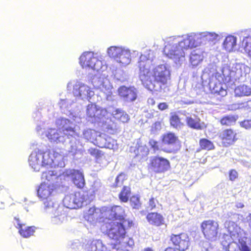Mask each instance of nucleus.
<instances>
[{"label":"nucleus","instance_id":"obj_1","mask_svg":"<svg viewBox=\"0 0 251 251\" xmlns=\"http://www.w3.org/2000/svg\"><path fill=\"white\" fill-rule=\"evenodd\" d=\"M221 38L220 34L209 31L174 36L167 38L164 52L176 64L181 65L185 61V51L207 44H215Z\"/></svg>","mask_w":251,"mask_h":251},{"label":"nucleus","instance_id":"obj_2","mask_svg":"<svg viewBox=\"0 0 251 251\" xmlns=\"http://www.w3.org/2000/svg\"><path fill=\"white\" fill-rule=\"evenodd\" d=\"M73 118L74 122L65 118H58L55 124L59 130L50 128L45 133L46 137L51 142L64 144L66 150L72 154L77 151V141L75 136H78L76 126L74 122L79 123L81 122L79 117L73 116Z\"/></svg>","mask_w":251,"mask_h":251},{"label":"nucleus","instance_id":"obj_3","mask_svg":"<svg viewBox=\"0 0 251 251\" xmlns=\"http://www.w3.org/2000/svg\"><path fill=\"white\" fill-rule=\"evenodd\" d=\"M250 68L242 63L225 64L220 72L212 74L208 83L212 93L224 96L226 94L223 83L239 80L250 72Z\"/></svg>","mask_w":251,"mask_h":251},{"label":"nucleus","instance_id":"obj_4","mask_svg":"<svg viewBox=\"0 0 251 251\" xmlns=\"http://www.w3.org/2000/svg\"><path fill=\"white\" fill-rule=\"evenodd\" d=\"M79 62L83 68H89L97 72H101V74L99 72L95 75L92 78V83L95 88L100 89L103 92L107 100H113V87L107 78V75L103 73L107 69L105 63L95 57L94 53L92 52H85L82 54L79 58Z\"/></svg>","mask_w":251,"mask_h":251},{"label":"nucleus","instance_id":"obj_5","mask_svg":"<svg viewBox=\"0 0 251 251\" xmlns=\"http://www.w3.org/2000/svg\"><path fill=\"white\" fill-rule=\"evenodd\" d=\"M225 226L230 234H224L222 237L221 244L226 251H234L237 246L241 251H251V240L235 222L226 221Z\"/></svg>","mask_w":251,"mask_h":251},{"label":"nucleus","instance_id":"obj_6","mask_svg":"<svg viewBox=\"0 0 251 251\" xmlns=\"http://www.w3.org/2000/svg\"><path fill=\"white\" fill-rule=\"evenodd\" d=\"M62 156L50 151H43L38 149L33 151L28 158V163L31 168L38 172L42 167H64Z\"/></svg>","mask_w":251,"mask_h":251},{"label":"nucleus","instance_id":"obj_7","mask_svg":"<svg viewBox=\"0 0 251 251\" xmlns=\"http://www.w3.org/2000/svg\"><path fill=\"white\" fill-rule=\"evenodd\" d=\"M148 73H145L146 78H140L143 85L149 90L158 91L161 89L162 85L166 84L170 77V71L165 65H160L155 67L152 70L153 75L148 69Z\"/></svg>","mask_w":251,"mask_h":251},{"label":"nucleus","instance_id":"obj_8","mask_svg":"<svg viewBox=\"0 0 251 251\" xmlns=\"http://www.w3.org/2000/svg\"><path fill=\"white\" fill-rule=\"evenodd\" d=\"M97 191L91 189L87 192L79 191L68 194L64 198V205L70 209L81 207L83 203L87 204L94 199Z\"/></svg>","mask_w":251,"mask_h":251},{"label":"nucleus","instance_id":"obj_9","mask_svg":"<svg viewBox=\"0 0 251 251\" xmlns=\"http://www.w3.org/2000/svg\"><path fill=\"white\" fill-rule=\"evenodd\" d=\"M86 114L92 122L101 123L107 129L114 131L116 129L114 123L109 119L110 114L105 109L94 104H89L87 107Z\"/></svg>","mask_w":251,"mask_h":251},{"label":"nucleus","instance_id":"obj_10","mask_svg":"<svg viewBox=\"0 0 251 251\" xmlns=\"http://www.w3.org/2000/svg\"><path fill=\"white\" fill-rule=\"evenodd\" d=\"M106 53L107 55L114 59L120 67H126L131 62V51L126 47L111 46L107 49Z\"/></svg>","mask_w":251,"mask_h":251},{"label":"nucleus","instance_id":"obj_11","mask_svg":"<svg viewBox=\"0 0 251 251\" xmlns=\"http://www.w3.org/2000/svg\"><path fill=\"white\" fill-rule=\"evenodd\" d=\"M132 222L124 220L122 222L112 221L106 225L107 232L109 237L116 242H121L126 235V227H130Z\"/></svg>","mask_w":251,"mask_h":251},{"label":"nucleus","instance_id":"obj_12","mask_svg":"<svg viewBox=\"0 0 251 251\" xmlns=\"http://www.w3.org/2000/svg\"><path fill=\"white\" fill-rule=\"evenodd\" d=\"M68 91H72L74 96L83 100H89L94 92L87 85L77 80L69 81L67 86Z\"/></svg>","mask_w":251,"mask_h":251},{"label":"nucleus","instance_id":"obj_13","mask_svg":"<svg viewBox=\"0 0 251 251\" xmlns=\"http://www.w3.org/2000/svg\"><path fill=\"white\" fill-rule=\"evenodd\" d=\"M155 57L154 52L151 50H146L143 54H141L138 61V68L139 69V77L142 79L146 78L145 73H148V69L150 68Z\"/></svg>","mask_w":251,"mask_h":251},{"label":"nucleus","instance_id":"obj_14","mask_svg":"<svg viewBox=\"0 0 251 251\" xmlns=\"http://www.w3.org/2000/svg\"><path fill=\"white\" fill-rule=\"evenodd\" d=\"M201 227L204 237L209 240L215 241L218 237V223L213 220L203 222Z\"/></svg>","mask_w":251,"mask_h":251},{"label":"nucleus","instance_id":"obj_15","mask_svg":"<svg viewBox=\"0 0 251 251\" xmlns=\"http://www.w3.org/2000/svg\"><path fill=\"white\" fill-rule=\"evenodd\" d=\"M150 167L155 173H163L170 168L168 160L162 157L153 156L150 158Z\"/></svg>","mask_w":251,"mask_h":251},{"label":"nucleus","instance_id":"obj_16","mask_svg":"<svg viewBox=\"0 0 251 251\" xmlns=\"http://www.w3.org/2000/svg\"><path fill=\"white\" fill-rule=\"evenodd\" d=\"M42 178L48 181L49 183L53 184L56 187L63 183L65 180L64 172L58 173L56 170H50L42 173Z\"/></svg>","mask_w":251,"mask_h":251},{"label":"nucleus","instance_id":"obj_17","mask_svg":"<svg viewBox=\"0 0 251 251\" xmlns=\"http://www.w3.org/2000/svg\"><path fill=\"white\" fill-rule=\"evenodd\" d=\"M171 240L176 249L179 251H185L190 245L189 238L185 233H181L178 235L173 234Z\"/></svg>","mask_w":251,"mask_h":251},{"label":"nucleus","instance_id":"obj_18","mask_svg":"<svg viewBox=\"0 0 251 251\" xmlns=\"http://www.w3.org/2000/svg\"><path fill=\"white\" fill-rule=\"evenodd\" d=\"M163 143L168 145L169 149L165 150L167 152H175L180 149L181 144L178 138L173 133L165 134L163 138Z\"/></svg>","mask_w":251,"mask_h":251},{"label":"nucleus","instance_id":"obj_19","mask_svg":"<svg viewBox=\"0 0 251 251\" xmlns=\"http://www.w3.org/2000/svg\"><path fill=\"white\" fill-rule=\"evenodd\" d=\"M65 180L71 178L74 183L78 188H82L85 184V180L83 174L78 170L70 169L64 172Z\"/></svg>","mask_w":251,"mask_h":251},{"label":"nucleus","instance_id":"obj_20","mask_svg":"<svg viewBox=\"0 0 251 251\" xmlns=\"http://www.w3.org/2000/svg\"><path fill=\"white\" fill-rule=\"evenodd\" d=\"M56 188L53 184L44 182L41 183L37 190V195L43 201L52 198L53 193Z\"/></svg>","mask_w":251,"mask_h":251},{"label":"nucleus","instance_id":"obj_21","mask_svg":"<svg viewBox=\"0 0 251 251\" xmlns=\"http://www.w3.org/2000/svg\"><path fill=\"white\" fill-rule=\"evenodd\" d=\"M125 212L123 208L118 205H115L111 208H107L104 216L109 220H119V222H122L125 219Z\"/></svg>","mask_w":251,"mask_h":251},{"label":"nucleus","instance_id":"obj_22","mask_svg":"<svg viewBox=\"0 0 251 251\" xmlns=\"http://www.w3.org/2000/svg\"><path fill=\"white\" fill-rule=\"evenodd\" d=\"M118 93L120 97L127 102L133 101L137 98V90L134 87L121 86L118 89Z\"/></svg>","mask_w":251,"mask_h":251},{"label":"nucleus","instance_id":"obj_23","mask_svg":"<svg viewBox=\"0 0 251 251\" xmlns=\"http://www.w3.org/2000/svg\"><path fill=\"white\" fill-rule=\"evenodd\" d=\"M14 225L19 229V233L21 236L25 238H28L32 235L35 231L34 226H26L23 224L20 219L17 217L14 218Z\"/></svg>","mask_w":251,"mask_h":251},{"label":"nucleus","instance_id":"obj_24","mask_svg":"<svg viewBox=\"0 0 251 251\" xmlns=\"http://www.w3.org/2000/svg\"><path fill=\"white\" fill-rule=\"evenodd\" d=\"M104 216L100 209L92 207L90 208L85 215V218L92 224L96 223L99 218Z\"/></svg>","mask_w":251,"mask_h":251},{"label":"nucleus","instance_id":"obj_25","mask_svg":"<svg viewBox=\"0 0 251 251\" xmlns=\"http://www.w3.org/2000/svg\"><path fill=\"white\" fill-rule=\"evenodd\" d=\"M204 51L200 49L192 50L190 54L189 61L193 67L198 66L203 60Z\"/></svg>","mask_w":251,"mask_h":251},{"label":"nucleus","instance_id":"obj_26","mask_svg":"<svg viewBox=\"0 0 251 251\" xmlns=\"http://www.w3.org/2000/svg\"><path fill=\"white\" fill-rule=\"evenodd\" d=\"M187 126L196 129H201L204 126L203 123L200 122V119L195 115L187 116L185 119Z\"/></svg>","mask_w":251,"mask_h":251},{"label":"nucleus","instance_id":"obj_27","mask_svg":"<svg viewBox=\"0 0 251 251\" xmlns=\"http://www.w3.org/2000/svg\"><path fill=\"white\" fill-rule=\"evenodd\" d=\"M223 47L228 52L235 50L237 49V38L233 35L226 36L223 43Z\"/></svg>","mask_w":251,"mask_h":251},{"label":"nucleus","instance_id":"obj_28","mask_svg":"<svg viewBox=\"0 0 251 251\" xmlns=\"http://www.w3.org/2000/svg\"><path fill=\"white\" fill-rule=\"evenodd\" d=\"M85 249L87 251H104L106 247L100 240H94L86 245Z\"/></svg>","mask_w":251,"mask_h":251},{"label":"nucleus","instance_id":"obj_29","mask_svg":"<svg viewBox=\"0 0 251 251\" xmlns=\"http://www.w3.org/2000/svg\"><path fill=\"white\" fill-rule=\"evenodd\" d=\"M113 117L122 123H126L129 120V116L123 110L116 108L111 112Z\"/></svg>","mask_w":251,"mask_h":251},{"label":"nucleus","instance_id":"obj_30","mask_svg":"<svg viewBox=\"0 0 251 251\" xmlns=\"http://www.w3.org/2000/svg\"><path fill=\"white\" fill-rule=\"evenodd\" d=\"M148 222L152 225L159 226L163 224L164 219L162 216L157 213H151L147 216Z\"/></svg>","mask_w":251,"mask_h":251},{"label":"nucleus","instance_id":"obj_31","mask_svg":"<svg viewBox=\"0 0 251 251\" xmlns=\"http://www.w3.org/2000/svg\"><path fill=\"white\" fill-rule=\"evenodd\" d=\"M235 134L232 130L226 129L221 133L220 137L225 143L231 144L234 141Z\"/></svg>","mask_w":251,"mask_h":251},{"label":"nucleus","instance_id":"obj_32","mask_svg":"<svg viewBox=\"0 0 251 251\" xmlns=\"http://www.w3.org/2000/svg\"><path fill=\"white\" fill-rule=\"evenodd\" d=\"M236 96L244 97L251 95V88L246 85H241L237 86L234 90Z\"/></svg>","mask_w":251,"mask_h":251},{"label":"nucleus","instance_id":"obj_33","mask_svg":"<svg viewBox=\"0 0 251 251\" xmlns=\"http://www.w3.org/2000/svg\"><path fill=\"white\" fill-rule=\"evenodd\" d=\"M43 208L47 212L51 213L59 205L52 198L43 200Z\"/></svg>","mask_w":251,"mask_h":251},{"label":"nucleus","instance_id":"obj_34","mask_svg":"<svg viewBox=\"0 0 251 251\" xmlns=\"http://www.w3.org/2000/svg\"><path fill=\"white\" fill-rule=\"evenodd\" d=\"M98 132L90 128L85 129L83 131L82 137L86 140L93 143Z\"/></svg>","mask_w":251,"mask_h":251},{"label":"nucleus","instance_id":"obj_35","mask_svg":"<svg viewBox=\"0 0 251 251\" xmlns=\"http://www.w3.org/2000/svg\"><path fill=\"white\" fill-rule=\"evenodd\" d=\"M107 135L104 133H100L98 132L93 144L100 148H104L105 147V143L106 141Z\"/></svg>","mask_w":251,"mask_h":251},{"label":"nucleus","instance_id":"obj_36","mask_svg":"<svg viewBox=\"0 0 251 251\" xmlns=\"http://www.w3.org/2000/svg\"><path fill=\"white\" fill-rule=\"evenodd\" d=\"M170 123L172 126L174 127L179 129L183 126V124L180 122V120L176 115H173L170 118Z\"/></svg>","mask_w":251,"mask_h":251},{"label":"nucleus","instance_id":"obj_37","mask_svg":"<svg viewBox=\"0 0 251 251\" xmlns=\"http://www.w3.org/2000/svg\"><path fill=\"white\" fill-rule=\"evenodd\" d=\"M236 121V118L235 116L229 115L223 117L221 120V123L223 125L231 126L233 125Z\"/></svg>","mask_w":251,"mask_h":251},{"label":"nucleus","instance_id":"obj_38","mask_svg":"<svg viewBox=\"0 0 251 251\" xmlns=\"http://www.w3.org/2000/svg\"><path fill=\"white\" fill-rule=\"evenodd\" d=\"M67 208L64 205H58L51 213L52 216H61V215H64L67 217L66 211L65 210Z\"/></svg>","mask_w":251,"mask_h":251},{"label":"nucleus","instance_id":"obj_39","mask_svg":"<svg viewBox=\"0 0 251 251\" xmlns=\"http://www.w3.org/2000/svg\"><path fill=\"white\" fill-rule=\"evenodd\" d=\"M130 196V190L127 187L124 186L119 194V198L123 202H126Z\"/></svg>","mask_w":251,"mask_h":251},{"label":"nucleus","instance_id":"obj_40","mask_svg":"<svg viewBox=\"0 0 251 251\" xmlns=\"http://www.w3.org/2000/svg\"><path fill=\"white\" fill-rule=\"evenodd\" d=\"M200 145L202 149L210 150L214 148L213 144L206 139H201L200 141Z\"/></svg>","mask_w":251,"mask_h":251},{"label":"nucleus","instance_id":"obj_41","mask_svg":"<svg viewBox=\"0 0 251 251\" xmlns=\"http://www.w3.org/2000/svg\"><path fill=\"white\" fill-rule=\"evenodd\" d=\"M198 251H213L210 243L207 241H201L199 244Z\"/></svg>","mask_w":251,"mask_h":251},{"label":"nucleus","instance_id":"obj_42","mask_svg":"<svg viewBox=\"0 0 251 251\" xmlns=\"http://www.w3.org/2000/svg\"><path fill=\"white\" fill-rule=\"evenodd\" d=\"M67 220V217L63 214L62 216H52L51 218V223L54 225H60Z\"/></svg>","mask_w":251,"mask_h":251},{"label":"nucleus","instance_id":"obj_43","mask_svg":"<svg viewBox=\"0 0 251 251\" xmlns=\"http://www.w3.org/2000/svg\"><path fill=\"white\" fill-rule=\"evenodd\" d=\"M74 100H71L69 99H62L58 103L60 108L61 109H69L70 106L72 104Z\"/></svg>","mask_w":251,"mask_h":251},{"label":"nucleus","instance_id":"obj_44","mask_svg":"<svg viewBox=\"0 0 251 251\" xmlns=\"http://www.w3.org/2000/svg\"><path fill=\"white\" fill-rule=\"evenodd\" d=\"M105 147L104 148L109 149H114L116 146V141L107 135Z\"/></svg>","mask_w":251,"mask_h":251},{"label":"nucleus","instance_id":"obj_45","mask_svg":"<svg viewBox=\"0 0 251 251\" xmlns=\"http://www.w3.org/2000/svg\"><path fill=\"white\" fill-rule=\"evenodd\" d=\"M96 161L97 163L100 164V165L103 166H105L107 164L108 162L106 159L105 156L104 155L102 152H101L96 158Z\"/></svg>","mask_w":251,"mask_h":251},{"label":"nucleus","instance_id":"obj_46","mask_svg":"<svg viewBox=\"0 0 251 251\" xmlns=\"http://www.w3.org/2000/svg\"><path fill=\"white\" fill-rule=\"evenodd\" d=\"M126 178V176L124 174H121L119 175H118L116 179H115V182L114 184V185L115 187L117 186H121L123 185V182L124 180Z\"/></svg>","mask_w":251,"mask_h":251},{"label":"nucleus","instance_id":"obj_47","mask_svg":"<svg viewBox=\"0 0 251 251\" xmlns=\"http://www.w3.org/2000/svg\"><path fill=\"white\" fill-rule=\"evenodd\" d=\"M130 203L133 208L138 209L140 206L139 199L137 196H133L130 199Z\"/></svg>","mask_w":251,"mask_h":251},{"label":"nucleus","instance_id":"obj_48","mask_svg":"<svg viewBox=\"0 0 251 251\" xmlns=\"http://www.w3.org/2000/svg\"><path fill=\"white\" fill-rule=\"evenodd\" d=\"M148 149L145 146H139L137 149L136 154H140L142 156L147 155Z\"/></svg>","mask_w":251,"mask_h":251},{"label":"nucleus","instance_id":"obj_49","mask_svg":"<svg viewBox=\"0 0 251 251\" xmlns=\"http://www.w3.org/2000/svg\"><path fill=\"white\" fill-rule=\"evenodd\" d=\"M241 127L245 128L246 129L251 128V120H244L241 122L240 124Z\"/></svg>","mask_w":251,"mask_h":251},{"label":"nucleus","instance_id":"obj_50","mask_svg":"<svg viewBox=\"0 0 251 251\" xmlns=\"http://www.w3.org/2000/svg\"><path fill=\"white\" fill-rule=\"evenodd\" d=\"M88 152L96 158L102 151L97 149L90 148L88 150Z\"/></svg>","mask_w":251,"mask_h":251},{"label":"nucleus","instance_id":"obj_51","mask_svg":"<svg viewBox=\"0 0 251 251\" xmlns=\"http://www.w3.org/2000/svg\"><path fill=\"white\" fill-rule=\"evenodd\" d=\"M238 177V173L235 170H232L229 172V179L234 181Z\"/></svg>","mask_w":251,"mask_h":251},{"label":"nucleus","instance_id":"obj_52","mask_svg":"<svg viewBox=\"0 0 251 251\" xmlns=\"http://www.w3.org/2000/svg\"><path fill=\"white\" fill-rule=\"evenodd\" d=\"M155 207V200L153 198L150 199L149 202V206L148 208H150V210L152 209L153 208Z\"/></svg>","mask_w":251,"mask_h":251},{"label":"nucleus","instance_id":"obj_53","mask_svg":"<svg viewBox=\"0 0 251 251\" xmlns=\"http://www.w3.org/2000/svg\"><path fill=\"white\" fill-rule=\"evenodd\" d=\"M158 108L161 110H164L168 108V106L165 102L160 103L158 105Z\"/></svg>","mask_w":251,"mask_h":251},{"label":"nucleus","instance_id":"obj_54","mask_svg":"<svg viewBox=\"0 0 251 251\" xmlns=\"http://www.w3.org/2000/svg\"><path fill=\"white\" fill-rule=\"evenodd\" d=\"M80 246V243L78 240H76L72 244L71 247L72 249H75L78 248Z\"/></svg>","mask_w":251,"mask_h":251},{"label":"nucleus","instance_id":"obj_55","mask_svg":"<svg viewBox=\"0 0 251 251\" xmlns=\"http://www.w3.org/2000/svg\"><path fill=\"white\" fill-rule=\"evenodd\" d=\"M150 145L154 149V150H158L157 143L154 140H151L149 142Z\"/></svg>","mask_w":251,"mask_h":251},{"label":"nucleus","instance_id":"obj_56","mask_svg":"<svg viewBox=\"0 0 251 251\" xmlns=\"http://www.w3.org/2000/svg\"><path fill=\"white\" fill-rule=\"evenodd\" d=\"M246 220L247 222L249 224V226L251 230V214L250 213L249 215L246 217Z\"/></svg>","mask_w":251,"mask_h":251},{"label":"nucleus","instance_id":"obj_57","mask_svg":"<svg viewBox=\"0 0 251 251\" xmlns=\"http://www.w3.org/2000/svg\"><path fill=\"white\" fill-rule=\"evenodd\" d=\"M161 123L160 122H155L153 125V127L156 130H159L161 128Z\"/></svg>","mask_w":251,"mask_h":251},{"label":"nucleus","instance_id":"obj_58","mask_svg":"<svg viewBox=\"0 0 251 251\" xmlns=\"http://www.w3.org/2000/svg\"><path fill=\"white\" fill-rule=\"evenodd\" d=\"M235 206L238 208H242L244 207V205L242 202H237L236 203Z\"/></svg>","mask_w":251,"mask_h":251},{"label":"nucleus","instance_id":"obj_59","mask_svg":"<svg viewBox=\"0 0 251 251\" xmlns=\"http://www.w3.org/2000/svg\"><path fill=\"white\" fill-rule=\"evenodd\" d=\"M129 246L131 247L133 245V241L132 239H129L127 243Z\"/></svg>","mask_w":251,"mask_h":251},{"label":"nucleus","instance_id":"obj_60","mask_svg":"<svg viewBox=\"0 0 251 251\" xmlns=\"http://www.w3.org/2000/svg\"><path fill=\"white\" fill-rule=\"evenodd\" d=\"M165 251H175V249L173 248H168Z\"/></svg>","mask_w":251,"mask_h":251},{"label":"nucleus","instance_id":"obj_61","mask_svg":"<svg viewBox=\"0 0 251 251\" xmlns=\"http://www.w3.org/2000/svg\"><path fill=\"white\" fill-rule=\"evenodd\" d=\"M36 114V117H34V118L35 119L36 117H40V113L39 112H37L35 113Z\"/></svg>","mask_w":251,"mask_h":251},{"label":"nucleus","instance_id":"obj_62","mask_svg":"<svg viewBox=\"0 0 251 251\" xmlns=\"http://www.w3.org/2000/svg\"><path fill=\"white\" fill-rule=\"evenodd\" d=\"M208 69H209V67H208L207 68L205 69L204 70V73H207Z\"/></svg>","mask_w":251,"mask_h":251},{"label":"nucleus","instance_id":"obj_63","mask_svg":"<svg viewBox=\"0 0 251 251\" xmlns=\"http://www.w3.org/2000/svg\"><path fill=\"white\" fill-rule=\"evenodd\" d=\"M144 251H152L150 249H147L145 250Z\"/></svg>","mask_w":251,"mask_h":251},{"label":"nucleus","instance_id":"obj_64","mask_svg":"<svg viewBox=\"0 0 251 251\" xmlns=\"http://www.w3.org/2000/svg\"><path fill=\"white\" fill-rule=\"evenodd\" d=\"M41 129V128H39V126H37V130H39V129Z\"/></svg>","mask_w":251,"mask_h":251}]
</instances>
